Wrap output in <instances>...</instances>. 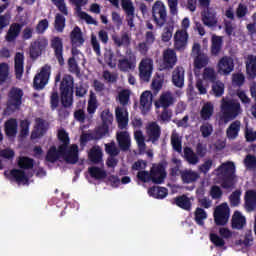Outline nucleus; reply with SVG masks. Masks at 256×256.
<instances>
[{
    "mask_svg": "<svg viewBox=\"0 0 256 256\" xmlns=\"http://www.w3.org/2000/svg\"><path fill=\"white\" fill-rule=\"evenodd\" d=\"M73 89H75V79L69 74H65L60 81L59 92L53 88L50 96V107L52 111H55L59 107L61 101L65 109L73 106Z\"/></svg>",
    "mask_w": 256,
    "mask_h": 256,
    "instance_id": "f257e3e1",
    "label": "nucleus"
},
{
    "mask_svg": "<svg viewBox=\"0 0 256 256\" xmlns=\"http://www.w3.org/2000/svg\"><path fill=\"white\" fill-rule=\"evenodd\" d=\"M166 178L167 171L163 163L153 164L150 171L141 170L137 173V179L142 183L153 182L154 185H162V183H165Z\"/></svg>",
    "mask_w": 256,
    "mask_h": 256,
    "instance_id": "f03ea898",
    "label": "nucleus"
},
{
    "mask_svg": "<svg viewBox=\"0 0 256 256\" xmlns=\"http://www.w3.org/2000/svg\"><path fill=\"white\" fill-rule=\"evenodd\" d=\"M218 181L222 189H233L235 187V163L225 162L217 168Z\"/></svg>",
    "mask_w": 256,
    "mask_h": 256,
    "instance_id": "7ed1b4c3",
    "label": "nucleus"
},
{
    "mask_svg": "<svg viewBox=\"0 0 256 256\" xmlns=\"http://www.w3.org/2000/svg\"><path fill=\"white\" fill-rule=\"evenodd\" d=\"M221 113L224 123H229V121H234L242 113L241 103L235 99H222L221 101Z\"/></svg>",
    "mask_w": 256,
    "mask_h": 256,
    "instance_id": "20e7f679",
    "label": "nucleus"
},
{
    "mask_svg": "<svg viewBox=\"0 0 256 256\" xmlns=\"http://www.w3.org/2000/svg\"><path fill=\"white\" fill-rule=\"evenodd\" d=\"M71 151L72 150H69L68 153L60 152L59 146H58V149L56 146H51L49 148V150L47 151L45 159L48 163H57V161H59V159H61V157H63L64 160L66 161V163H70V165H75V163H77V161H79V158L72 156Z\"/></svg>",
    "mask_w": 256,
    "mask_h": 256,
    "instance_id": "39448f33",
    "label": "nucleus"
},
{
    "mask_svg": "<svg viewBox=\"0 0 256 256\" xmlns=\"http://www.w3.org/2000/svg\"><path fill=\"white\" fill-rule=\"evenodd\" d=\"M58 140L60 143H62L58 146L60 153H69V151H71L70 155L76 159H79V147L76 144L69 147L71 139L69 138V133H67L65 129H60L58 131Z\"/></svg>",
    "mask_w": 256,
    "mask_h": 256,
    "instance_id": "423d86ee",
    "label": "nucleus"
},
{
    "mask_svg": "<svg viewBox=\"0 0 256 256\" xmlns=\"http://www.w3.org/2000/svg\"><path fill=\"white\" fill-rule=\"evenodd\" d=\"M152 19L156 27H164L167 23V7L161 0H157L152 6Z\"/></svg>",
    "mask_w": 256,
    "mask_h": 256,
    "instance_id": "0eeeda50",
    "label": "nucleus"
},
{
    "mask_svg": "<svg viewBox=\"0 0 256 256\" xmlns=\"http://www.w3.org/2000/svg\"><path fill=\"white\" fill-rule=\"evenodd\" d=\"M23 90L18 87H12L8 93L7 109L17 111L23 105Z\"/></svg>",
    "mask_w": 256,
    "mask_h": 256,
    "instance_id": "6e6552de",
    "label": "nucleus"
},
{
    "mask_svg": "<svg viewBox=\"0 0 256 256\" xmlns=\"http://www.w3.org/2000/svg\"><path fill=\"white\" fill-rule=\"evenodd\" d=\"M51 75V66L45 65L41 68L40 73L36 74L33 81V87L37 91L45 89V85L49 83V77Z\"/></svg>",
    "mask_w": 256,
    "mask_h": 256,
    "instance_id": "1a4fd4ad",
    "label": "nucleus"
},
{
    "mask_svg": "<svg viewBox=\"0 0 256 256\" xmlns=\"http://www.w3.org/2000/svg\"><path fill=\"white\" fill-rule=\"evenodd\" d=\"M229 221V206L222 203L214 210V223L218 226L227 225Z\"/></svg>",
    "mask_w": 256,
    "mask_h": 256,
    "instance_id": "9d476101",
    "label": "nucleus"
},
{
    "mask_svg": "<svg viewBox=\"0 0 256 256\" xmlns=\"http://www.w3.org/2000/svg\"><path fill=\"white\" fill-rule=\"evenodd\" d=\"M50 47L54 51V57H56L59 66L63 67L65 65V58H63V38L56 36L50 41Z\"/></svg>",
    "mask_w": 256,
    "mask_h": 256,
    "instance_id": "9b49d317",
    "label": "nucleus"
},
{
    "mask_svg": "<svg viewBox=\"0 0 256 256\" xmlns=\"http://www.w3.org/2000/svg\"><path fill=\"white\" fill-rule=\"evenodd\" d=\"M49 41L46 38L38 39L31 43L30 45V58L35 61V59L41 57L43 51L47 49Z\"/></svg>",
    "mask_w": 256,
    "mask_h": 256,
    "instance_id": "f8f14e48",
    "label": "nucleus"
},
{
    "mask_svg": "<svg viewBox=\"0 0 256 256\" xmlns=\"http://www.w3.org/2000/svg\"><path fill=\"white\" fill-rule=\"evenodd\" d=\"M153 73V60L149 58L142 59L139 64V75L142 81L149 83Z\"/></svg>",
    "mask_w": 256,
    "mask_h": 256,
    "instance_id": "ddd939ff",
    "label": "nucleus"
},
{
    "mask_svg": "<svg viewBox=\"0 0 256 256\" xmlns=\"http://www.w3.org/2000/svg\"><path fill=\"white\" fill-rule=\"evenodd\" d=\"M135 67H137V56H135L131 51L128 53L127 58H123L118 61V69L119 71H122V73L133 71Z\"/></svg>",
    "mask_w": 256,
    "mask_h": 256,
    "instance_id": "4468645a",
    "label": "nucleus"
},
{
    "mask_svg": "<svg viewBox=\"0 0 256 256\" xmlns=\"http://www.w3.org/2000/svg\"><path fill=\"white\" fill-rule=\"evenodd\" d=\"M121 7L126 14V21L128 27L133 29L135 27V6L131 0H121Z\"/></svg>",
    "mask_w": 256,
    "mask_h": 256,
    "instance_id": "2eb2a0df",
    "label": "nucleus"
},
{
    "mask_svg": "<svg viewBox=\"0 0 256 256\" xmlns=\"http://www.w3.org/2000/svg\"><path fill=\"white\" fill-rule=\"evenodd\" d=\"M235 71V61L231 58V56H223L218 61V72L221 75H231Z\"/></svg>",
    "mask_w": 256,
    "mask_h": 256,
    "instance_id": "dca6fc26",
    "label": "nucleus"
},
{
    "mask_svg": "<svg viewBox=\"0 0 256 256\" xmlns=\"http://www.w3.org/2000/svg\"><path fill=\"white\" fill-rule=\"evenodd\" d=\"M177 65V52L171 48L163 51L162 67L167 71L173 69Z\"/></svg>",
    "mask_w": 256,
    "mask_h": 256,
    "instance_id": "f3484780",
    "label": "nucleus"
},
{
    "mask_svg": "<svg viewBox=\"0 0 256 256\" xmlns=\"http://www.w3.org/2000/svg\"><path fill=\"white\" fill-rule=\"evenodd\" d=\"M146 134L148 141H151L153 145H157L159 139H161V126L157 122H151L146 126Z\"/></svg>",
    "mask_w": 256,
    "mask_h": 256,
    "instance_id": "a211bd4d",
    "label": "nucleus"
},
{
    "mask_svg": "<svg viewBox=\"0 0 256 256\" xmlns=\"http://www.w3.org/2000/svg\"><path fill=\"white\" fill-rule=\"evenodd\" d=\"M175 103V97L170 91L163 92L158 101L155 102L156 109H169Z\"/></svg>",
    "mask_w": 256,
    "mask_h": 256,
    "instance_id": "6ab92c4d",
    "label": "nucleus"
},
{
    "mask_svg": "<svg viewBox=\"0 0 256 256\" xmlns=\"http://www.w3.org/2000/svg\"><path fill=\"white\" fill-rule=\"evenodd\" d=\"M116 140L121 151H129L131 149V136L127 131L117 132Z\"/></svg>",
    "mask_w": 256,
    "mask_h": 256,
    "instance_id": "aec40b11",
    "label": "nucleus"
},
{
    "mask_svg": "<svg viewBox=\"0 0 256 256\" xmlns=\"http://www.w3.org/2000/svg\"><path fill=\"white\" fill-rule=\"evenodd\" d=\"M244 207L248 213L255 211L256 209V191L248 190L244 196Z\"/></svg>",
    "mask_w": 256,
    "mask_h": 256,
    "instance_id": "412c9836",
    "label": "nucleus"
},
{
    "mask_svg": "<svg viewBox=\"0 0 256 256\" xmlns=\"http://www.w3.org/2000/svg\"><path fill=\"white\" fill-rule=\"evenodd\" d=\"M202 22L206 27H215L217 25V14L215 11L207 8L201 13Z\"/></svg>",
    "mask_w": 256,
    "mask_h": 256,
    "instance_id": "4be33fe9",
    "label": "nucleus"
},
{
    "mask_svg": "<svg viewBox=\"0 0 256 256\" xmlns=\"http://www.w3.org/2000/svg\"><path fill=\"white\" fill-rule=\"evenodd\" d=\"M172 83L175 87L181 88L185 85V69L176 67L172 72Z\"/></svg>",
    "mask_w": 256,
    "mask_h": 256,
    "instance_id": "5701e85b",
    "label": "nucleus"
},
{
    "mask_svg": "<svg viewBox=\"0 0 256 256\" xmlns=\"http://www.w3.org/2000/svg\"><path fill=\"white\" fill-rule=\"evenodd\" d=\"M24 63H25V56L23 55V53L17 52L14 58L16 79H21V77H23Z\"/></svg>",
    "mask_w": 256,
    "mask_h": 256,
    "instance_id": "b1692460",
    "label": "nucleus"
},
{
    "mask_svg": "<svg viewBox=\"0 0 256 256\" xmlns=\"http://www.w3.org/2000/svg\"><path fill=\"white\" fill-rule=\"evenodd\" d=\"M153 102V93L151 91H144L140 96V109L142 113H147L151 108Z\"/></svg>",
    "mask_w": 256,
    "mask_h": 256,
    "instance_id": "393cba45",
    "label": "nucleus"
},
{
    "mask_svg": "<svg viewBox=\"0 0 256 256\" xmlns=\"http://www.w3.org/2000/svg\"><path fill=\"white\" fill-rule=\"evenodd\" d=\"M245 63L248 79H256V56L253 54L248 55Z\"/></svg>",
    "mask_w": 256,
    "mask_h": 256,
    "instance_id": "a878e982",
    "label": "nucleus"
},
{
    "mask_svg": "<svg viewBox=\"0 0 256 256\" xmlns=\"http://www.w3.org/2000/svg\"><path fill=\"white\" fill-rule=\"evenodd\" d=\"M19 124L17 123V119L10 118L4 123V131L7 137H17V129Z\"/></svg>",
    "mask_w": 256,
    "mask_h": 256,
    "instance_id": "bb28decb",
    "label": "nucleus"
},
{
    "mask_svg": "<svg viewBox=\"0 0 256 256\" xmlns=\"http://www.w3.org/2000/svg\"><path fill=\"white\" fill-rule=\"evenodd\" d=\"M88 159L94 165H99V163H102L103 162V150H101V147L93 146L88 153Z\"/></svg>",
    "mask_w": 256,
    "mask_h": 256,
    "instance_id": "cd10ccee",
    "label": "nucleus"
},
{
    "mask_svg": "<svg viewBox=\"0 0 256 256\" xmlns=\"http://www.w3.org/2000/svg\"><path fill=\"white\" fill-rule=\"evenodd\" d=\"M112 41L115 47H129L131 45V36H129L128 32H123L121 36L113 35Z\"/></svg>",
    "mask_w": 256,
    "mask_h": 256,
    "instance_id": "c85d7f7f",
    "label": "nucleus"
},
{
    "mask_svg": "<svg viewBox=\"0 0 256 256\" xmlns=\"http://www.w3.org/2000/svg\"><path fill=\"white\" fill-rule=\"evenodd\" d=\"M173 205H176L184 211H190L192 207L191 199H189V197H187L185 194L175 197L173 199Z\"/></svg>",
    "mask_w": 256,
    "mask_h": 256,
    "instance_id": "c756f323",
    "label": "nucleus"
},
{
    "mask_svg": "<svg viewBox=\"0 0 256 256\" xmlns=\"http://www.w3.org/2000/svg\"><path fill=\"white\" fill-rule=\"evenodd\" d=\"M241 131V121L235 120L232 122L226 130V137L230 140H235L239 137V132Z\"/></svg>",
    "mask_w": 256,
    "mask_h": 256,
    "instance_id": "7c9ffc66",
    "label": "nucleus"
},
{
    "mask_svg": "<svg viewBox=\"0 0 256 256\" xmlns=\"http://www.w3.org/2000/svg\"><path fill=\"white\" fill-rule=\"evenodd\" d=\"M221 49H223V37L213 35L211 38V55H214V57H217L219 53H221Z\"/></svg>",
    "mask_w": 256,
    "mask_h": 256,
    "instance_id": "2f4dec72",
    "label": "nucleus"
},
{
    "mask_svg": "<svg viewBox=\"0 0 256 256\" xmlns=\"http://www.w3.org/2000/svg\"><path fill=\"white\" fill-rule=\"evenodd\" d=\"M213 113H215V106L212 104V102H206L202 106L200 117L202 121H209L213 117Z\"/></svg>",
    "mask_w": 256,
    "mask_h": 256,
    "instance_id": "473e14b6",
    "label": "nucleus"
},
{
    "mask_svg": "<svg viewBox=\"0 0 256 256\" xmlns=\"http://www.w3.org/2000/svg\"><path fill=\"white\" fill-rule=\"evenodd\" d=\"M21 29H23V25L19 23H13L10 25V28L6 35V41L11 43L15 41L19 37V33H21Z\"/></svg>",
    "mask_w": 256,
    "mask_h": 256,
    "instance_id": "72a5a7b5",
    "label": "nucleus"
},
{
    "mask_svg": "<svg viewBox=\"0 0 256 256\" xmlns=\"http://www.w3.org/2000/svg\"><path fill=\"white\" fill-rule=\"evenodd\" d=\"M209 65V56L207 54L198 55L194 58V73L197 75L201 69Z\"/></svg>",
    "mask_w": 256,
    "mask_h": 256,
    "instance_id": "f704fd0d",
    "label": "nucleus"
},
{
    "mask_svg": "<svg viewBox=\"0 0 256 256\" xmlns=\"http://www.w3.org/2000/svg\"><path fill=\"white\" fill-rule=\"evenodd\" d=\"M70 39L72 45H76V47H81V45L85 43L83 33L81 32V28H79V26L74 27V29L70 33Z\"/></svg>",
    "mask_w": 256,
    "mask_h": 256,
    "instance_id": "c9c22d12",
    "label": "nucleus"
},
{
    "mask_svg": "<svg viewBox=\"0 0 256 256\" xmlns=\"http://www.w3.org/2000/svg\"><path fill=\"white\" fill-rule=\"evenodd\" d=\"M99 107V102L97 101V95L95 92L90 91L89 99H88V106H87V113L90 117H93L97 112Z\"/></svg>",
    "mask_w": 256,
    "mask_h": 256,
    "instance_id": "e433bc0d",
    "label": "nucleus"
},
{
    "mask_svg": "<svg viewBox=\"0 0 256 256\" xmlns=\"http://www.w3.org/2000/svg\"><path fill=\"white\" fill-rule=\"evenodd\" d=\"M247 224L245 216L239 211H235L232 216V229H242Z\"/></svg>",
    "mask_w": 256,
    "mask_h": 256,
    "instance_id": "4c0bfd02",
    "label": "nucleus"
},
{
    "mask_svg": "<svg viewBox=\"0 0 256 256\" xmlns=\"http://www.w3.org/2000/svg\"><path fill=\"white\" fill-rule=\"evenodd\" d=\"M148 193L150 197H154V199H165L169 194L167 188L159 186L150 187Z\"/></svg>",
    "mask_w": 256,
    "mask_h": 256,
    "instance_id": "58836bf2",
    "label": "nucleus"
},
{
    "mask_svg": "<svg viewBox=\"0 0 256 256\" xmlns=\"http://www.w3.org/2000/svg\"><path fill=\"white\" fill-rule=\"evenodd\" d=\"M10 176L12 177L13 181H16V183H29V177H27V174H25V171L21 169H12L10 171Z\"/></svg>",
    "mask_w": 256,
    "mask_h": 256,
    "instance_id": "ea45409f",
    "label": "nucleus"
},
{
    "mask_svg": "<svg viewBox=\"0 0 256 256\" xmlns=\"http://www.w3.org/2000/svg\"><path fill=\"white\" fill-rule=\"evenodd\" d=\"M88 173L92 179H96L97 181L107 178V172L97 166L89 167Z\"/></svg>",
    "mask_w": 256,
    "mask_h": 256,
    "instance_id": "a19ab883",
    "label": "nucleus"
},
{
    "mask_svg": "<svg viewBox=\"0 0 256 256\" xmlns=\"http://www.w3.org/2000/svg\"><path fill=\"white\" fill-rule=\"evenodd\" d=\"M224 94L225 84L219 80H216V82H212L210 95H214V97H223Z\"/></svg>",
    "mask_w": 256,
    "mask_h": 256,
    "instance_id": "79ce46f5",
    "label": "nucleus"
},
{
    "mask_svg": "<svg viewBox=\"0 0 256 256\" xmlns=\"http://www.w3.org/2000/svg\"><path fill=\"white\" fill-rule=\"evenodd\" d=\"M181 179L183 183H195L199 179V173L193 170H184L181 172Z\"/></svg>",
    "mask_w": 256,
    "mask_h": 256,
    "instance_id": "37998d69",
    "label": "nucleus"
},
{
    "mask_svg": "<svg viewBox=\"0 0 256 256\" xmlns=\"http://www.w3.org/2000/svg\"><path fill=\"white\" fill-rule=\"evenodd\" d=\"M116 120L118 123L119 129H125L129 123V118L125 116V112L122 108H116Z\"/></svg>",
    "mask_w": 256,
    "mask_h": 256,
    "instance_id": "c03bdc74",
    "label": "nucleus"
},
{
    "mask_svg": "<svg viewBox=\"0 0 256 256\" xmlns=\"http://www.w3.org/2000/svg\"><path fill=\"white\" fill-rule=\"evenodd\" d=\"M184 157L190 165H197L199 163V156L195 154L191 147L184 148Z\"/></svg>",
    "mask_w": 256,
    "mask_h": 256,
    "instance_id": "a18cd8bd",
    "label": "nucleus"
},
{
    "mask_svg": "<svg viewBox=\"0 0 256 256\" xmlns=\"http://www.w3.org/2000/svg\"><path fill=\"white\" fill-rule=\"evenodd\" d=\"M205 219H207V212L203 208L197 207L194 212V221L197 223V225H200V227H203L205 225Z\"/></svg>",
    "mask_w": 256,
    "mask_h": 256,
    "instance_id": "49530a36",
    "label": "nucleus"
},
{
    "mask_svg": "<svg viewBox=\"0 0 256 256\" xmlns=\"http://www.w3.org/2000/svg\"><path fill=\"white\" fill-rule=\"evenodd\" d=\"M171 145L174 151L181 153L183 151V141L177 133H172L171 135Z\"/></svg>",
    "mask_w": 256,
    "mask_h": 256,
    "instance_id": "de8ad7c7",
    "label": "nucleus"
},
{
    "mask_svg": "<svg viewBox=\"0 0 256 256\" xmlns=\"http://www.w3.org/2000/svg\"><path fill=\"white\" fill-rule=\"evenodd\" d=\"M20 169H33L35 167V160L27 156H21L18 160Z\"/></svg>",
    "mask_w": 256,
    "mask_h": 256,
    "instance_id": "09e8293b",
    "label": "nucleus"
},
{
    "mask_svg": "<svg viewBox=\"0 0 256 256\" xmlns=\"http://www.w3.org/2000/svg\"><path fill=\"white\" fill-rule=\"evenodd\" d=\"M202 77L204 81L215 83L217 81V72H215V69L211 67H206L203 71Z\"/></svg>",
    "mask_w": 256,
    "mask_h": 256,
    "instance_id": "8fccbe9b",
    "label": "nucleus"
},
{
    "mask_svg": "<svg viewBox=\"0 0 256 256\" xmlns=\"http://www.w3.org/2000/svg\"><path fill=\"white\" fill-rule=\"evenodd\" d=\"M54 29H56L58 33H63V31H65V16H63V14H56Z\"/></svg>",
    "mask_w": 256,
    "mask_h": 256,
    "instance_id": "3c124183",
    "label": "nucleus"
},
{
    "mask_svg": "<svg viewBox=\"0 0 256 256\" xmlns=\"http://www.w3.org/2000/svg\"><path fill=\"white\" fill-rule=\"evenodd\" d=\"M134 139L138 145L140 151H145L147 149V144H145V136H143V131L137 130L134 132Z\"/></svg>",
    "mask_w": 256,
    "mask_h": 256,
    "instance_id": "603ef678",
    "label": "nucleus"
},
{
    "mask_svg": "<svg viewBox=\"0 0 256 256\" xmlns=\"http://www.w3.org/2000/svg\"><path fill=\"white\" fill-rule=\"evenodd\" d=\"M105 152L110 155V157H117L119 153H121V150L117 148V145L115 144V141H112L110 143L105 144Z\"/></svg>",
    "mask_w": 256,
    "mask_h": 256,
    "instance_id": "864d4df0",
    "label": "nucleus"
},
{
    "mask_svg": "<svg viewBox=\"0 0 256 256\" xmlns=\"http://www.w3.org/2000/svg\"><path fill=\"white\" fill-rule=\"evenodd\" d=\"M9 78V64L3 62L0 64V85H3Z\"/></svg>",
    "mask_w": 256,
    "mask_h": 256,
    "instance_id": "5fc2aeb1",
    "label": "nucleus"
},
{
    "mask_svg": "<svg viewBox=\"0 0 256 256\" xmlns=\"http://www.w3.org/2000/svg\"><path fill=\"white\" fill-rule=\"evenodd\" d=\"M236 17L237 19H243L249 15V8L246 6L245 3H239L236 8Z\"/></svg>",
    "mask_w": 256,
    "mask_h": 256,
    "instance_id": "6e6d98bb",
    "label": "nucleus"
},
{
    "mask_svg": "<svg viewBox=\"0 0 256 256\" xmlns=\"http://www.w3.org/2000/svg\"><path fill=\"white\" fill-rule=\"evenodd\" d=\"M130 97H131V91L127 89L120 91L118 94V100L120 105H123V106L128 105Z\"/></svg>",
    "mask_w": 256,
    "mask_h": 256,
    "instance_id": "4d7b16f0",
    "label": "nucleus"
},
{
    "mask_svg": "<svg viewBox=\"0 0 256 256\" xmlns=\"http://www.w3.org/2000/svg\"><path fill=\"white\" fill-rule=\"evenodd\" d=\"M200 133L204 139H207V137H211L213 134V125L211 123H205L202 126H200Z\"/></svg>",
    "mask_w": 256,
    "mask_h": 256,
    "instance_id": "13d9d810",
    "label": "nucleus"
},
{
    "mask_svg": "<svg viewBox=\"0 0 256 256\" xmlns=\"http://www.w3.org/2000/svg\"><path fill=\"white\" fill-rule=\"evenodd\" d=\"M229 199H230V205L232 207H239V204L241 203V190H236L232 192Z\"/></svg>",
    "mask_w": 256,
    "mask_h": 256,
    "instance_id": "bf43d9fd",
    "label": "nucleus"
},
{
    "mask_svg": "<svg viewBox=\"0 0 256 256\" xmlns=\"http://www.w3.org/2000/svg\"><path fill=\"white\" fill-rule=\"evenodd\" d=\"M68 69L70 73H74L75 75H79V73H81V70L79 69V64H77V60H75V57H70L68 59Z\"/></svg>",
    "mask_w": 256,
    "mask_h": 256,
    "instance_id": "052dcab7",
    "label": "nucleus"
},
{
    "mask_svg": "<svg viewBox=\"0 0 256 256\" xmlns=\"http://www.w3.org/2000/svg\"><path fill=\"white\" fill-rule=\"evenodd\" d=\"M210 241L215 247H219L220 249L225 247V240L215 233L210 234Z\"/></svg>",
    "mask_w": 256,
    "mask_h": 256,
    "instance_id": "680f3d73",
    "label": "nucleus"
},
{
    "mask_svg": "<svg viewBox=\"0 0 256 256\" xmlns=\"http://www.w3.org/2000/svg\"><path fill=\"white\" fill-rule=\"evenodd\" d=\"M54 5L57 6L58 11L63 15H69V10H67V5L65 4V0H51Z\"/></svg>",
    "mask_w": 256,
    "mask_h": 256,
    "instance_id": "e2e57ef3",
    "label": "nucleus"
},
{
    "mask_svg": "<svg viewBox=\"0 0 256 256\" xmlns=\"http://www.w3.org/2000/svg\"><path fill=\"white\" fill-rule=\"evenodd\" d=\"M244 164L247 169H256V156L251 154L246 155Z\"/></svg>",
    "mask_w": 256,
    "mask_h": 256,
    "instance_id": "0e129e2a",
    "label": "nucleus"
},
{
    "mask_svg": "<svg viewBox=\"0 0 256 256\" xmlns=\"http://www.w3.org/2000/svg\"><path fill=\"white\" fill-rule=\"evenodd\" d=\"M109 133V124H102V126L98 127L95 133L96 139H103L105 135Z\"/></svg>",
    "mask_w": 256,
    "mask_h": 256,
    "instance_id": "69168bd1",
    "label": "nucleus"
},
{
    "mask_svg": "<svg viewBox=\"0 0 256 256\" xmlns=\"http://www.w3.org/2000/svg\"><path fill=\"white\" fill-rule=\"evenodd\" d=\"M232 83L237 87H243L245 83V76L242 73H236L232 75Z\"/></svg>",
    "mask_w": 256,
    "mask_h": 256,
    "instance_id": "338daca9",
    "label": "nucleus"
},
{
    "mask_svg": "<svg viewBox=\"0 0 256 256\" xmlns=\"http://www.w3.org/2000/svg\"><path fill=\"white\" fill-rule=\"evenodd\" d=\"M87 91H89L87 85L80 83L78 86H76L75 95L76 97L83 98L87 95Z\"/></svg>",
    "mask_w": 256,
    "mask_h": 256,
    "instance_id": "774afa93",
    "label": "nucleus"
}]
</instances>
